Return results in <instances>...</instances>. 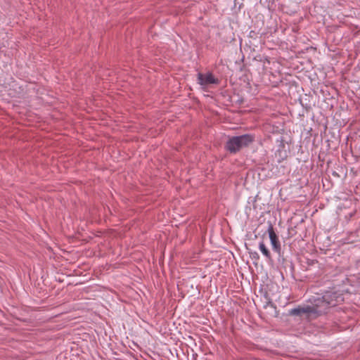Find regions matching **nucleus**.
Masks as SVG:
<instances>
[{
  "mask_svg": "<svg viewBox=\"0 0 360 360\" xmlns=\"http://www.w3.org/2000/svg\"><path fill=\"white\" fill-rule=\"evenodd\" d=\"M319 309L316 307L314 300H313L311 304L299 305L295 308L291 309L288 311V314L295 316H303L307 319H316L320 316Z\"/></svg>",
  "mask_w": 360,
  "mask_h": 360,
  "instance_id": "obj_3",
  "label": "nucleus"
},
{
  "mask_svg": "<svg viewBox=\"0 0 360 360\" xmlns=\"http://www.w3.org/2000/svg\"><path fill=\"white\" fill-rule=\"evenodd\" d=\"M259 249L261 251V252L264 255V256L266 257V259H271V253L268 248L266 247L265 244L263 241H261L259 244Z\"/></svg>",
  "mask_w": 360,
  "mask_h": 360,
  "instance_id": "obj_6",
  "label": "nucleus"
},
{
  "mask_svg": "<svg viewBox=\"0 0 360 360\" xmlns=\"http://www.w3.org/2000/svg\"><path fill=\"white\" fill-rule=\"evenodd\" d=\"M219 80L215 78L214 75L210 72L198 74V83L202 86V88H207L210 86L212 84H218Z\"/></svg>",
  "mask_w": 360,
  "mask_h": 360,
  "instance_id": "obj_5",
  "label": "nucleus"
},
{
  "mask_svg": "<svg viewBox=\"0 0 360 360\" xmlns=\"http://www.w3.org/2000/svg\"><path fill=\"white\" fill-rule=\"evenodd\" d=\"M279 148H284V144L282 139L280 140Z\"/></svg>",
  "mask_w": 360,
  "mask_h": 360,
  "instance_id": "obj_9",
  "label": "nucleus"
},
{
  "mask_svg": "<svg viewBox=\"0 0 360 360\" xmlns=\"http://www.w3.org/2000/svg\"><path fill=\"white\" fill-rule=\"evenodd\" d=\"M267 232L269 233V237L271 241L272 249L274 252L278 253V260L280 261V257H281V247L278 236L275 233L274 227L271 224H269Z\"/></svg>",
  "mask_w": 360,
  "mask_h": 360,
  "instance_id": "obj_4",
  "label": "nucleus"
},
{
  "mask_svg": "<svg viewBox=\"0 0 360 360\" xmlns=\"http://www.w3.org/2000/svg\"><path fill=\"white\" fill-rule=\"evenodd\" d=\"M275 155H276V157H277L278 155H279V158L278 160V162H281L282 160L285 159L288 156L287 152L285 150L283 151L280 148L276 152Z\"/></svg>",
  "mask_w": 360,
  "mask_h": 360,
  "instance_id": "obj_7",
  "label": "nucleus"
},
{
  "mask_svg": "<svg viewBox=\"0 0 360 360\" xmlns=\"http://www.w3.org/2000/svg\"><path fill=\"white\" fill-rule=\"evenodd\" d=\"M252 258H255V259H258L259 258V255L258 254L255 252L254 253H252Z\"/></svg>",
  "mask_w": 360,
  "mask_h": 360,
  "instance_id": "obj_8",
  "label": "nucleus"
},
{
  "mask_svg": "<svg viewBox=\"0 0 360 360\" xmlns=\"http://www.w3.org/2000/svg\"><path fill=\"white\" fill-rule=\"evenodd\" d=\"M344 291L345 290H338L336 288H333L326 291L321 297L317 296L313 298L316 304V307L319 309V311H321L320 316L326 314L328 309L333 307L344 301Z\"/></svg>",
  "mask_w": 360,
  "mask_h": 360,
  "instance_id": "obj_1",
  "label": "nucleus"
},
{
  "mask_svg": "<svg viewBox=\"0 0 360 360\" xmlns=\"http://www.w3.org/2000/svg\"><path fill=\"white\" fill-rule=\"evenodd\" d=\"M255 136L250 134L229 137L226 141V150L231 153H236L242 148L249 146L255 141Z\"/></svg>",
  "mask_w": 360,
  "mask_h": 360,
  "instance_id": "obj_2",
  "label": "nucleus"
}]
</instances>
